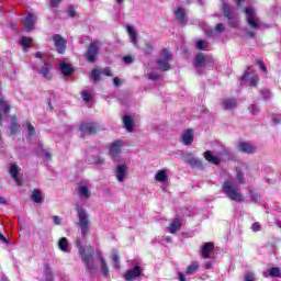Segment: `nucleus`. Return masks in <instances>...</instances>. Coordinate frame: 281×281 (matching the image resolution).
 Returning <instances> with one entry per match:
<instances>
[{
  "label": "nucleus",
  "instance_id": "nucleus-1",
  "mask_svg": "<svg viewBox=\"0 0 281 281\" xmlns=\"http://www.w3.org/2000/svg\"><path fill=\"white\" fill-rule=\"evenodd\" d=\"M76 247H78L79 256L82 262L86 265L88 271H95V260L93 259V256H95V251L93 250V248L86 250L82 247V241L80 239L76 240Z\"/></svg>",
  "mask_w": 281,
  "mask_h": 281
},
{
  "label": "nucleus",
  "instance_id": "nucleus-2",
  "mask_svg": "<svg viewBox=\"0 0 281 281\" xmlns=\"http://www.w3.org/2000/svg\"><path fill=\"white\" fill-rule=\"evenodd\" d=\"M222 192H224L231 201H237L238 203L245 201V198H243V194L240 193V187L234 186L231 181H225L223 183Z\"/></svg>",
  "mask_w": 281,
  "mask_h": 281
},
{
  "label": "nucleus",
  "instance_id": "nucleus-3",
  "mask_svg": "<svg viewBox=\"0 0 281 281\" xmlns=\"http://www.w3.org/2000/svg\"><path fill=\"white\" fill-rule=\"evenodd\" d=\"M77 218H78V227L81 229L82 236H89V232H91V226H89V214L87 210L81 206L77 207Z\"/></svg>",
  "mask_w": 281,
  "mask_h": 281
},
{
  "label": "nucleus",
  "instance_id": "nucleus-4",
  "mask_svg": "<svg viewBox=\"0 0 281 281\" xmlns=\"http://www.w3.org/2000/svg\"><path fill=\"white\" fill-rule=\"evenodd\" d=\"M222 12L224 14V19H227L228 25L231 27H238V21L236 20V13L232 10V7L227 4V2L222 3Z\"/></svg>",
  "mask_w": 281,
  "mask_h": 281
},
{
  "label": "nucleus",
  "instance_id": "nucleus-5",
  "mask_svg": "<svg viewBox=\"0 0 281 281\" xmlns=\"http://www.w3.org/2000/svg\"><path fill=\"white\" fill-rule=\"evenodd\" d=\"M243 12L246 14V21L252 30H258L260 27V23H258V20H256V12L252 8L245 7L243 9Z\"/></svg>",
  "mask_w": 281,
  "mask_h": 281
},
{
  "label": "nucleus",
  "instance_id": "nucleus-6",
  "mask_svg": "<svg viewBox=\"0 0 281 281\" xmlns=\"http://www.w3.org/2000/svg\"><path fill=\"white\" fill-rule=\"evenodd\" d=\"M101 76H106L108 78H111V76H113V72L111 71V68H93L90 74V79L94 82H100Z\"/></svg>",
  "mask_w": 281,
  "mask_h": 281
},
{
  "label": "nucleus",
  "instance_id": "nucleus-7",
  "mask_svg": "<svg viewBox=\"0 0 281 281\" xmlns=\"http://www.w3.org/2000/svg\"><path fill=\"white\" fill-rule=\"evenodd\" d=\"M52 40L57 50V54H65V52L67 50V40H65V37H63L60 34H54L52 36Z\"/></svg>",
  "mask_w": 281,
  "mask_h": 281
},
{
  "label": "nucleus",
  "instance_id": "nucleus-8",
  "mask_svg": "<svg viewBox=\"0 0 281 281\" xmlns=\"http://www.w3.org/2000/svg\"><path fill=\"white\" fill-rule=\"evenodd\" d=\"M98 54H100L98 43L91 42L88 46L87 53L85 54V58L88 63H95V60H98Z\"/></svg>",
  "mask_w": 281,
  "mask_h": 281
},
{
  "label": "nucleus",
  "instance_id": "nucleus-9",
  "mask_svg": "<svg viewBox=\"0 0 281 281\" xmlns=\"http://www.w3.org/2000/svg\"><path fill=\"white\" fill-rule=\"evenodd\" d=\"M98 124L93 122L79 125V131H81L82 135H98Z\"/></svg>",
  "mask_w": 281,
  "mask_h": 281
},
{
  "label": "nucleus",
  "instance_id": "nucleus-10",
  "mask_svg": "<svg viewBox=\"0 0 281 281\" xmlns=\"http://www.w3.org/2000/svg\"><path fill=\"white\" fill-rule=\"evenodd\" d=\"M52 69H54V64H52V60L46 58L43 61V66L40 70V74L46 80H52Z\"/></svg>",
  "mask_w": 281,
  "mask_h": 281
},
{
  "label": "nucleus",
  "instance_id": "nucleus-11",
  "mask_svg": "<svg viewBox=\"0 0 281 281\" xmlns=\"http://www.w3.org/2000/svg\"><path fill=\"white\" fill-rule=\"evenodd\" d=\"M121 153H122V140H114L109 147L110 157H112V159L116 161Z\"/></svg>",
  "mask_w": 281,
  "mask_h": 281
},
{
  "label": "nucleus",
  "instance_id": "nucleus-12",
  "mask_svg": "<svg viewBox=\"0 0 281 281\" xmlns=\"http://www.w3.org/2000/svg\"><path fill=\"white\" fill-rule=\"evenodd\" d=\"M180 142L183 146H192L194 143V130L187 128L186 132L181 134Z\"/></svg>",
  "mask_w": 281,
  "mask_h": 281
},
{
  "label": "nucleus",
  "instance_id": "nucleus-13",
  "mask_svg": "<svg viewBox=\"0 0 281 281\" xmlns=\"http://www.w3.org/2000/svg\"><path fill=\"white\" fill-rule=\"evenodd\" d=\"M139 276H142V267L135 266L133 269L127 270L124 273L123 278L126 281H133V280H137Z\"/></svg>",
  "mask_w": 281,
  "mask_h": 281
},
{
  "label": "nucleus",
  "instance_id": "nucleus-14",
  "mask_svg": "<svg viewBox=\"0 0 281 281\" xmlns=\"http://www.w3.org/2000/svg\"><path fill=\"white\" fill-rule=\"evenodd\" d=\"M37 20L38 18L36 14L29 13V15L24 19V30H26V32H32Z\"/></svg>",
  "mask_w": 281,
  "mask_h": 281
},
{
  "label": "nucleus",
  "instance_id": "nucleus-15",
  "mask_svg": "<svg viewBox=\"0 0 281 281\" xmlns=\"http://www.w3.org/2000/svg\"><path fill=\"white\" fill-rule=\"evenodd\" d=\"M240 153H246V155H254L256 153V147L247 142H240L237 145Z\"/></svg>",
  "mask_w": 281,
  "mask_h": 281
},
{
  "label": "nucleus",
  "instance_id": "nucleus-16",
  "mask_svg": "<svg viewBox=\"0 0 281 281\" xmlns=\"http://www.w3.org/2000/svg\"><path fill=\"white\" fill-rule=\"evenodd\" d=\"M222 106L225 111H234L238 106V100L236 98H226L222 101Z\"/></svg>",
  "mask_w": 281,
  "mask_h": 281
},
{
  "label": "nucleus",
  "instance_id": "nucleus-17",
  "mask_svg": "<svg viewBox=\"0 0 281 281\" xmlns=\"http://www.w3.org/2000/svg\"><path fill=\"white\" fill-rule=\"evenodd\" d=\"M126 177H128V168L126 167V165H119L116 167L117 181H120V183H122V181H124V179H126Z\"/></svg>",
  "mask_w": 281,
  "mask_h": 281
},
{
  "label": "nucleus",
  "instance_id": "nucleus-18",
  "mask_svg": "<svg viewBox=\"0 0 281 281\" xmlns=\"http://www.w3.org/2000/svg\"><path fill=\"white\" fill-rule=\"evenodd\" d=\"M184 161L189 164L191 168H201V166H203V162L199 160V158H194L192 154L184 155Z\"/></svg>",
  "mask_w": 281,
  "mask_h": 281
},
{
  "label": "nucleus",
  "instance_id": "nucleus-19",
  "mask_svg": "<svg viewBox=\"0 0 281 281\" xmlns=\"http://www.w3.org/2000/svg\"><path fill=\"white\" fill-rule=\"evenodd\" d=\"M123 124L127 133H133L135 131V121L131 117V115L123 116Z\"/></svg>",
  "mask_w": 281,
  "mask_h": 281
},
{
  "label": "nucleus",
  "instance_id": "nucleus-20",
  "mask_svg": "<svg viewBox=\"0 0 281 281\" xmlns=\"http://www.w3.org/2000/svg\"><path fill=\"white\" fill-rule=\"evenodd\" d=\"M181 227H183V221L180 218H175L168 227V231L170 234H177V232H181Z\"/></svg>",
  "mask_w": 281,
  "mask_h": 281
},
{
  "label": "nucleus",
  "instance_id": "nucleus-21",
  "mask_svg": "<svg viewBox=\"0 0 281 281\" xmlns=\"http://www.w3.org/2000/svg\"><path fill=\"white\" fill-rule=\"evenodd\" d=\"M214 251V243H205L201 249V256L204 259L210 258V254Z\"/></svg>",
  "mask_w": 281,
  "mask_h": 281
},
{
  "label": "nucleus",
  "instance_id": "nucleus-22",
  "mask_svg": "<svg viewBox=\"0 0 281 281\" xmlns=\"http://www.w3.org/2000/svg\"><path fill=\"white\" fill-rule=\"evenodd\" d=\"M21 131V123L19 122L18 116H12L11 125H10V133L11 135H16Z\"/></svg>",
  "mask_w": 281,
  "mask_h": 281
},
{
  "label": "nucleus",
  "instance_id": "nucleus-23",
  "mask_svg": "<svg viewBox=\"0 0 281 281\" xmlns=\"http://www.w3.org/2000/svg\"><path fill=\"white\" fill-rule=\"evenodd\" d=\"M176 18L178 19V23H181L182 25L188 23V18H186V10L181 7L176 10Z\"/></svg>",
  "mask_w": 281,
  "mask_h": 281
},
{
  "label": "nucleus",
  "instance_id": "nucleus-24",
  "mask_svg": "<svg viewBox=\"0 0 281 281\" xmlns=\"http://www.w3.org/2000/svg\"><path fill=\"white\" fill-rule=\"evenodd\" d=\"M204 159L209 161V164H213V166H218V164H221V159H218L216 156H213L211 150L204 151Z\"/></svg>",
  "mask_w": 281,
  "mask_h": 281
},
{
  "label": "nucleus",
  "instance_id": "nucleus-25",
  "mask_svg": "<svg viewBox=\"0 0 281 281\" xmlns=\"http://www.w3.org/2000/svg\"><path fill=\"white\" fill-rule=\"evenodd\" d=\"M0 109H2L3 113L8 115L10 113L11 109L10 103L5 101V99H1V92H0ZM3 120V114L0 112V121Z\"/></svg>",
  "mask_w": 281,
  "mask_h": 281
},
{
  "label": "nucleus",
  "instance_id": "nucleus-26",
  "mask_svg": "<svg viewBox=\"0 0 281 281\" xmlns=\"http://www.w3.org/2000/svg\"><path fill=\"white\" fill-rule=\"evenodd\" d=\"M10 175L18 186H21V179H19V166L11 165Z\"/></svg>",
  "mask_w": 281,
  "mask_h": 281
},
{
  "label": "nucleus",
  "instance_id": "nucleus-27",
  "mask_svg": "<svg viewBox=\"0 0 281 281\" xmlns=\"http://www.w3.org/2000/svg\"><path fill=\"white\" fill-rule=\"evenodd\" d=\"M60 71L64 76H71L74 74V66L71 64H60Z\"/></svg>",
  "mask_w": 281,
  "mask_h": 281
},
{
  "label": "nucleus",
  "instance_id": "nucleus-28",
  "mask_svg": "<svg viewBox=\"0 0 281 281\" xmlns=\"http://www.w3.org/2000/svg\"><path fill=\"white\" fill-rule=\"evenodd\" d=\"M43 194L41 193V190L38 189H35L33 192H32V195H31V201H33L34 203H43Z\"/></svg>",
  "mask_w": 281,
  "mask_h": 281
},
{
  "label": "nucleus",
  "instance_id": "nucleus-29",
  "mask_svg": "<svg viewBox=\"0 0 281 281\" xmlns=\"http://www.w3.org/2000/svg\"><path fill=\"white\" fill-rule=\"evenodd\" d=\"M203 65H205V55H203V54L196 55L194 58V67L196 69H201V67H203Z\"/></svg>",
  "mask_w": 281,
  "mask_h": 281
},
{
  "label": "nucleus",
  "instance_id": "nucleus-30",
  "mask_svg": "<svg viewBox=\"0 0 281 281\" xmlns=\"http://www.w3.org/2000/svg\"><path fill=\"white\" fill-rule=\"evenodd\" d=\"M156 64L158 65V69H160V71H170V63H168L167 59H158L156 60Z\"/></svg>",
  "mask_w": 281,
  "mask_h": 281
},
{
  "label": "nucleus",
  "instance_id": "nucleus-31",
  "mask_svg": "<svg viewBox=\"0 0 281 281\" xmlns=\"http://www.w3.org/2000/svg\"><path fill=\"white\" fill-rule=\"evenodd\" d=\"M155 179L159 183H165V181H168V173H166V170H158L155 176Z\"/></svg>",
  "mask_w": 281,
  "mask_h": 281
},
{
  "label": "nucleus",
  "instance_id": "nucleus-32",
  "mask_svg": "<svg viewBox=\"0 0 281 281\" xmlns=\"http://www.w3.org/2000/svg\"><path fill=\"white\" fill-rule=\"evenodd\" d=\"M111 260L113 261L114 265V269L120 270L121 266H120V254L117 252V250H112V256H111Z\"/></svg>",
  "mask_w": 281,
  "mask_h": 281
},
{
  "label": "nucleus",
  "instance_id": "nucleus-33",
  "mask_svg": "<svg viewBox=\"0 0 281 281\" xmlns=\"http://www.w3.org/2000/svg\"><path fill=\"white\" fill-rule=\"evenodd\" d=\"M199 271V261H192L190 266L187 268V276H192V273H196Z\"/></svg>",
  "mask_w": 281,
  "mask_h": 281
},
{
  "label": "nucleus",
  "instance_id": "nucleus-34",
  "mask_svg": "<svg viewBox=\"0 0 281 281\" xmlns=\"http://www.w3.org/2000/svg\"><path fill=\"white\" fill-rule=\"evenodd\" d=\"M100 262H101V273L104 278H109V266L106 265V260L104 257H100Z\"/></svg>",
  "mask_w": 281,
  "mask_h": 281
},
{
  "label": "nucleus",
  "instance_id": "nucleus-35",
  "mask_svg": "<svg viewBox=\"0 0 281 281\" xmlns=\"http://www.w3.org/2000/svg\"><path fill=\"white\" fill-rule=\"evenodd\" d=\"M126 30L131 38V43H133V45H137V33L135 32V29H133V26H127Z\"/></svg>",
  "mask_w": 281,
  "mask_h": 281
},
{
  "label": "nucleus",
  "instance_id": "nucleus-36",
  "mask_svg": "<svg viewBox=\"0 0 281 281\" xmlns=\"http://www.w3.org/2000/svg\"><path fill=\"white\" fill-rule=\"evenodd\" d=\"M32 43H34V40L32 37H27V36H22L21 42H20L22 47H24L25 49H30Z\"/></svg>",
  "mask_w": 281,
  "mask_h": 281
},
{
  "label": "nucleus",
  "instance_id": "nucleus-37",
  "mask_svg": "<svg viewBox=\"0 0 281 281\" xmlns=\"http://www.w3.org/2000/svg\"><path fill=\"white\" fill-rule=\"evenodd\" d=\"M69 246V241L66 237H61L58 241V248L60 251H67V247Z\"/></svg>",
  "mask_w": 281,
  "mask_h": 281
},
{
  "label": "nucleus",
  "instance_id": "nucleus-38",
  "mask_svg": "<svg viewBox=\"0 0 281 281\" xmlns=\"http://www.w3.org/2000/svg\"><path fill=\"white\" fill-rule=\"evenodd\" d=\"M269 276H270V278H281L280 268H278V267L270 268Z\"/></svg>",
  "mask_w": 281,
  "mask_h": 281
},
{
  "label": "nucleus",
  "instance_id": "nucleus-39",
  "mask_svg": "<svg viewBox=\"0 0 281 281\" xmlns=\"http://www.w3.org/2000/svg\"><path fill=\"white\" fill-rule=\"evenodd\" d=\"M79 194L80 196H85L86 199H89V196H91V193L89 192V188H87V186H82L79 188Z\"/></svg>",
  "mask_w": 281,
  "mask_h": 281
},
{
  "label": "nucleus",
  "instance_id": "nucleus-40",
  "mask_svg": "<svg viewBox=\"0 0 281 281\" xmlns=\"http://www.w3.org/2000/svg\"><path fill=\"white\" fill-rule=\"evenodd\" d=\"M160 56L165 60H170V58H172V53L170 50H168L167 48H162L160 52Z\"/></svg>",
  "mask_w": 281,
  "mask_h": 281
},
{
  "label": "nucleus",
  "instance_id": "nucleus-41",
  "mask_svg": "<svg viewBox=\"0 0 281 281\" xmlns=\"http://www.w3.org/2000/svg\"><path fill=\"white\" fill-rule=\"evenodd\" d=\"M26 130H27V133L29 135L32 137L34 135H36V128H34V125H32V122L30 121H26Z\"/></svg>",
  "mask_w": 281,
  "mask_h": 281
},
{
  "label": "nucleus",
  "instance_id": "nucleus-42",
  "mask_svg": "<svg viewBox=\"0 0 281 281\" xmlns=\"http://www.w3.org/2000/svg\"><path fill=\"white\" fill-rule=\"evenodd\" d=\"M153 42H146L144 48V53L146 54V56H150V54H153Z\"/></svg>",
  "mask_w": 281,
  "mask_h": 281
},
{
  "label": "nucleus",
  "instance_id": "nucleus-43",
  "mask_svg": "<svg viewBox=\"0 0 281 281\" xmlns=\"http://www.w3.org/2000/svg\"><path fill=\"white\" fill-rule=\"evenodd\" d=\"M257 65H259V68L263 74H267V66L265 65V61L262 59H256Z\"/></svg>",
  "mask_w": 281,
  "mask_h": 281
},
{
  "label": "nucleus",
  "instance_id": "nucleus-44",
  "mask_svg": "<svg viewBox=\"0 0 281 281\" xmlns=\"http://www.w3.org/2000/svg\"><path fill=\"white\" fill-rule=\"evenodd\" d=\"M68 16H71V19H76V9L74 5H69L67 8Z\"/></svg>",
  "mask_w": 281,
  "mask_h": 281
},
{
  "label": "nucleus",
  "instance_id": "nucleus-45",
  "mask_svg": "<svg viewBox=\"0 0 281 281\" xmlns=\"http://www.w3.org/2000/svg\"><path fill=\"white\" fill-rule=\"evenodd\" d=\"M244 281H256V277L254 276V272H247L244 277Z\"/></svg>",
  "mask_w": 281,
  "mask_h": 281
},
{
  "label": "nucleus",
  "instance_id": "nucleus-46",
  "mask_svg": "<svg viewBox=\"0 0 281 281\" xmlns=\"http://www.w3.org/2000/svg\"><path fill=\"white\" fill-rule=\"evenodd\" d=\"M258 81H259V79H258L257 75L250 77V79H249V83L251 85V87H258Z\"/></svg>",
  "mask_w": 281,
  "mask_h": 281
},
{
  "label": "nucleus",
  "instance_id": "nucleus-47",
  "mask_svg": "<svg viewBox=\"0 0 281 281\" xmlns=\"http://www.w3.org/2000/svg\"><path fill=\"white\" fill-rule=\"evenodd\" d=\"M81 98H82V100H83L85 102H91V94H90L89 92H87V91H83V92L81 93Z\"/></svg>",
  "mask_w": 281,
  "mask_h": 281
},
{
  "label": "nucleus",
  "instance_id": "nucleus-48",
  "mask_svg": "<svg viewBox=\"0 0 281 281\" xmlns=\"http://www.w3.org/2000/svg\"><path fill=\"white\" fill-rule=\"evenodd\" d=\"M250 200H251L254 203H258V201H260V195H258V193L250 192Z\"/></svg>",
  "mask_w": 281,
  "mask_h": 281
},
{
  "label": "nucleus",
  "instance_id": "nucleus-49",
  "mask_svg": "<svg viewBox=\"0 0 281 281\" xmlns=\"http://www.w3.org/2000/svg\"><path fill=\"white\" fill-rule=\"evenodd\" d=\"M236 179L238 183H241V184L245 183V176L243 175V172H237Z\"/></svg>",
  "mask_w": 281,
  "mask_h": 281
},
{
  "label": "nucleus",
  "instance_id": "nucleus-50",
  "mask_svg": "<svg viewBox=\"0 0 281 281\" xmlns=\"http://www.w3.org/2000/svg\"><path fill=\"white\" fill-rule=\"evenodd\" d=\"M215 30H216V32H218L221 34V33L225 32V25L223 23H218L215 26Z\"/></svg>",
  "mask_w": 281,
  "mask_h": 281
},
{
  "label": "nucleus",
  "instance_id": "nucleus-51",
  "mask_svg": "<svg viewBox=\"0 0 281 281\" xmlns=\"http://www.w3.org/2000/svg\"><path fill=\"white\" fill-rule=\"evenodd\" d=\"M123 63H125L126 65H131L133 63V57L131 55L124 56Z\"/></svg>",
  "mask_w": 281,
  "mask_h": 281
},
{
  "label": "nucleus",
  "instance_id": "nucleus-52",
  "mask_svg": "<svg viewBox=\"0 0 281 281\" xmlns=\"http://www.w3.org/2000/svg\"><path fill=\"white\" fill-rule=\"evenodd\" d=\"M53 223L55 225H63V220L58 215L53 216Z\"/></svg>",
  "mask_w": 281,
  "mask_h": 281
},
{
  "label": "nucleus",
  "instance_id": "nucleus-53",
  "mask_svg": "<svg viewBox=\"0 0 281 281\" xmlns=\"http://www.w3.org/2000/svg\"><path fill=\"white\" fill-rule=\"evenodd\" d=\"M252 232H260V223L256 222L251 225Z\"/></svg>",
  "mask_w": 281,
  "mask_h": 281
},
{
  "label": "nucleus",
  "instance_id": "nucleus-54",
  "mask_svg": "<svg viewBox=\"0 0 281 281\" xmlns=\"http://www.w3.org/2000/svg\"><path fill=\"white\" fill-rule=\"evenodd\" d=\"M196 47L201 50L205 49V42L204 41H198Z\"/></svg>",
  "mask_w": 281,
  "mask_h": 281
},
{
  "label": "nucleus",
  "instance_id": "nucleus-55",
  "mask_svg": "<svg viewBox=\"0 0 281 281\" xmlns=\"http://www.w3.org/2000/svg\"><path fill=\"white\" fill-rule=\"evenodd\" d=\"M45 159L52 160V154L47 149H42Z\"/></svg>",
  "mask_w": 281,
  "mask_h": 281
},
{
  "label": "nucleus",
  "instance_id": "nucleus-56",
  "mask_svg": "<svg viewBox=\"0 0 281 281\" xmlns=\"http://www.w3.org/2000/svg\"><path fill=\"white\" fill-rule=\"evenodd\" d=\"M113 85L114 87H121L122 80L119 79V77L113 78Z\"/></svg>",
  "mask_w": 281,
  "mask_h": 281
},
{
  "label": "nucleus",
  "instance_id": "nucleus-57",
  "mask_svg": "<svg viewBox=\"0 0 281 281\" xmlns=\"http://www.w3.org/2000/svg\"><path fill=\"white\" fill-rule=\"evenodd\" d=\"M60 1L63 0H50V8H58V4L60 3Z\"/></svg>",
  "mask_w": 281,
  "mask_h": 281
},
{
  "label": "nucleus",
  "instance_id": "nucleus-58",
  "mask_svg": "<svg viewBox=\"0 0 281 281\" xmlns=\"http://www.w3.org/2000/svg\"><path fill=\"white\" fill-rule=\"evenodd\" d=\"M149 80H157L158 78H159V74H157V72H151V74H149Z\"/></svg>",
  "mask_w": 281,
  "mask_h": 281
},
{
  "label": "nucleus",
  "instance_id": "nucleus-59",
  "mask_svg": "<svg viewBox=\"0 0 281 281\" xmlns=\"http://www.w3.org/2000/svg\"><path fill=\"white\" fill-rule=\"evenodd\" d=\"M247 78H249V71H248V70H246V71L244 72V75L241 76L240 80H241L243 82H245V80H247Z\"/></svg>",
  "mask_w": 281,
  "mask_h": 281
},
{
  "label": "nucleus",
  "instance_id": "nucleus-60",
  "mask_svg": "<svg viewBox=\"0 0 281 281\" xmlns=\"http://www.w3.org/2000/svg\"><path fill=\"white\" fill-rule=\"evenodd\" d=\"M94 164H97V166H102V164H104V159L103 158H99L94 161Z\"/></svg>",
  "mask_w": 281,
  "mask_h": 281
},
{
  "label": "nucleus",
  "instance_id": "nucleus-61",
  "mask_svg": "<svg viewBox=\"0 0 281 281\" xmlns=\"http://www.w3.org/2000/svg\"><path fill=\"white\" fill-rule=\"evenodd\" d=\"M35 58H38L40 60H43V53L36 52L35 53Z\"/></svg>",
  "mask_w": 281,
  "mask_h": 281
},
{
  "label": "nucleus",
  "instance_id": "nucleus-62",
  "mask_svg": "<svg viewBox=\"0 0 281 281\" xmlns=\"http://www.w3.org/2000/svg\"><path fill=\"white\" fill-rule=\"evenodd\" d=\"M260 93H262V95H269V93L271 92L269 91V89H262L260 90Z\"/></svg>",
  "mask_w": 281,
  "mask_h": 281
},
{
  "label": "nucleus",
  "instance_id": "nucleus-63",
  "mask_svg": "<svg viewBox=\"0 0 281 281\" xmlns=\"http://www.w3.org/2000/svg\"><path fill=\"white\" fill-rule=\"evenodd\" d=\"M179 280L180 281H186V276H183L181 272H179Z\"/></svg>",
  "mask_w": 281,
  "mask_h": 281
},
{
  "label": "nucleus",
  "instance_id": "nucleus-64",
  "mask_svg": "<svg viewBox=\"0 0 281 281\" xmlns=\"http://www.w3.org/2000/svg\"><path fill=\"white\" fill-rule=\"evenodd\" d=\"M46 281H54V277L52 274L46 276Z\"/></svg>",
  "mask_w": 281,
  "mask_h": 281
}]
</instances>
